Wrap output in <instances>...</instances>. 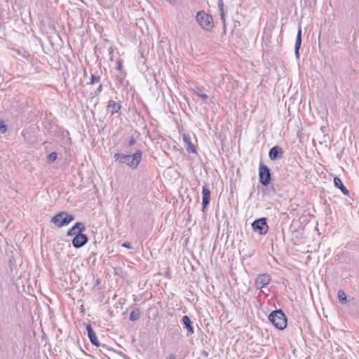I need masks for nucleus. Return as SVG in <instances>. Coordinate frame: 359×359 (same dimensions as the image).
Masks as SVG:
<instances>
[{
  "instance_id": "nucleus-18",
  "label": "nucleus",
  "mask_w": 359,
  "mask_h": 359,
  "mask_svg": "<svg viewBox=\"0 0 359 359\" xmlns=\"http://www.w3.org/2000/svg\"><path fill=\"white\" fill-rule=\"evenodd\" d=\"M334 183L335 187H338L344 195H348V190L345 187L339 177L334 178Z\"/></svg>"
},
{
  "instance_id": "nucleus-7",
  "label": "nucleus",
  "mask_w": 359,
  "mask_h": 359,
  "mask_svg": "<svg viewBox=\"0 0 359 359\" xmlns=\"http://www.w3.org/2000/svg\"><path fill=\"white\" fill-rule=\"evenodd\" d=\"M271 280V277L268 273L259 274L255 279V286L257 289H262L268 285Z\"/></svg>"
},
{
  "instance_id": "nucleus-25",
  "label": "nucleus",
  "mask_w": 359,
  "mask_h": 359,
  "mask_svg": "<svg viewBox=\"0 0 359 359\" xmlns=\"http://www.w3.org/2000/svg\"><path fill=\"white\" fill-rule=\"evenodd\" d=\"M7 127L4 124V122L1 120H0V132L1 133H4L6 131Z\"/></svg>"
},
{
  "instance_id": "nucleus-10",
  "label": "nucleus",
  "mask_w": 359,
  "mask_h": 359,
  "mask_svg": "<svg viewBox=\"0 0 359 359\" xmlns=\"http://www.w3.org/2000/svg\"><path fill=\"white\" fill-rule=\"evenodd\" d=\"M86 230V226L82 222H76L72 228L67 231V236H76V233H82Z\"/></svg>"
},
{
  "instance_id": "nucleus-20",
  "label": "nucleus",
  "mask_w": 359,
  "mask_h": 359,
  "mask_svg": "<svg viewBox=\"0 0 359 359\" xmlns=\"http://www.w3.org/2000/svg\"><path fill=\"white\" fill-rule=\"evenodd\" d=\"M218 7L220 13V19L223 22L224 27H225V13H224V5L223 0H218Z\"/></svg>"
},
{
  "instance_id": "nucleus-16",
  "label": "nucleus",
  "mask_w": 359,
  "mask_h": 359,
  "mask_svg": "<svg viewBox=\"0 0 359 359\" xmlns=\"http://www.w3.org/2000/svg\"><path fill=\"white\" fill-rule=\"evenodd\" d=\"M202 195H203V210L208 205L210 201V191L209 189L206 186L203 187L202 189Z\"/></svg>"
},
{
  "instance_id": "nucleus-19",
  "label": "nucleus",
  "mask_w": 359,
  "mask_h": 359,
  "mask_svg": "<svg viewBox=\"0 0 359 359\" xmlns=\"http://www.w3.org/2000/svg\"><path fill=\"white\" fill-rule=\"evenodd\" d=\"M116 80L118 81V83L121 86L126 87L128 86V81L126 79V73L125 72H121L118 75L116 76Z\"/></svg>"
},
{
  "instance_id": "nucleus-26",
  "label": "nucleus",
  "mask_w": 359,
  "mask_h": 359,
  "mask_svg": "<svg viewBox=\"0 0 359 359\" xmlns=\"http://www.w3.org/2000/svg\"><path fill=\"white\" fill-rule=\"evenodd\" d=\"M136 142H137L136 138L133 136H131L130 137V140L128 142V146L133 147L136 143Z\"/></svg>"
},
{
  "instance_id": "nucleus-12",
  "label": "nucleus",
  "mask_w": 359,
  "mask_h": 359,
  "mask_svg": "<svg viewBox=\"0 0 359 359\" xmlns=\"http://www.w3.org/2000/svg\"><path fill=\"white\" fill-rule=\"evenodd\" d=\"M86 330H87L88 335V337H89V339L90 341L91 344L97 347H99L100 344L99 340L96 336L95 332L93 330V327H91V325L90 324H88L86 325Z\"/></svg>"
},
{
  "instance_id": "nucleus-15",
  "label": "nucleus",
  "mask_w": 359,
  "mask_h": 359,
  "mask_svg": "<svg viewBox=\"0 0 359 359\" xmlns=\"http://www.w3.org/2000/svg\"><path fill=\"white\" fill-rule=\"evenodd\" d=\"M182 323L184 325V327L187 329V336L194 334V327L192 326L191 319L188 316H184L182 317Z\"/></svg>"
},
{
  "instance_id": "nucleus-17",
  "label": "nucleus",
  "mask_w": 359,
  "mask_h": 359,
  "mask_svg": "<svg viewBox=\"0 0 359 359\" xmlns=\"http://www.w3.org/2000/svg\"><path fill=\"white\" fill-rule=\"evenodd\" d=\"M301 45H302V27H301V26H299L298 32H297V35L295 46H294V53H295V56L297 59H299L300 57L299 48L301 47Z\"/></svg>"
},
{
  "instance_id": "nucleus-27",
  "label": "nucleus",
  "mask_w": 359,
  "mask_h": 359,
  "mask_svg": "<svg viewBox=\"0 0 359 359\" xmlns=\"http://www.w3.org/2000/svg\"><path fill=\"white\" fill-rule=\"evenodd\" d=\"M117 66H116V69L117 70L120 71V73L122 72V60H118L117 61Z\"/></svg>"
},
{
  "instance_id": "nucleus-24",
  "label": "nucleus",
  "mask_w": 359,
  "mask_h": 359,
  "mask_svg": "<svg viewBox=\"0 0 359 359\" xmlns=\"http://www.w3.org/2000/svg\"><path fill=\"white\" fill-rule=\"evenodd\" d=\"M100 76L92 74L91 76H90V81L89 83L90 85H93V84H95L96 83L100 82Z\"/></svg>"
},
{
  "instance_id": "nucleus-11",
  "label": "nucleus",
  "mask_w": 359,
  "mask_h": 359,
  "mask_svg": "<svg viewBox=\"0 0 359 359\" xmlns=\"http://www.w3.org/2000/svg\"><path fill=\"white\" fill-rule=\"evenodd\" d=\"M121 104L119 102L110 100L108 102L107 110L110 113L111 116H113L116 113H118L121 110Z\"/></svg>"
},
{
  "instance_id": "nucleus-8",
  "label": "nucleus",
  "mask_w": 359,
  "mask_h": 359,
  "mask_svg": "<svg viewBox=\"0 0 359 359\" xmlns=\"http://www.w3.org/2000/svg\"><path fill=\"white\" fill-rule=\"evenodd\" d=\"M88 241L87 235L82 233H76L72 240V245L76 248H80L85 245Z\"/></svg>"
},
{
  "instance_id": "nucleus-23",
  "label": "nucleus",
  "mask_w": 359,
  "mask_h": 359,
  "mask_svg": "<svg viewBox=\"0 0 359 359\" xmlns=\"http://www.w3.org/2000/svg\"><path fill=\"white\" fill-rule=\"evenodd\" d=\"M57 158V153L53 151L47 156V161L48 163L54 162Z\"/></svg>"
},
{
  "instance_id": "nucleus-14",
  "label": "nucleus",
  "mask_w": 359,
  "mask_h": 359,
  "mask_svg": "<svg viewBox=\"0 0 359 359\" xmlns=\"http://www.w3.org/2000/svg\"><path fill=\"white\" fill-rule=\"evenodd\" d=\"M191 89L196 95L200 97L202 100H205L208 98V96L206 94L207 90L204 87L194 85L191 88Z\"/></svg>"
},
{
  "instance_id": "nucleus-22",
  "label": "nucleus",
  "mask_w": 359,
  "mask_h": 359,
  "mask_svg": "<svg viewBox=\"0 0 359 359\" xmlns=\"http://www.w3.org/2000/svg\"><path fill=\"white\" fill-rule=\"evenodd\" d=\"M337 297L339 301L341 304H346V294L345 292L342 290H339L337 292Z\"/></svg>"
},
{
  "instance_id": "nucleus-4",
  "label": "nucleus",
  "mask_w": 359,
  "mask_h": 359,
  "mask_svg": "<svg viewBox=\"0 0 359 359\" xmlns=\"http://www.w3.org/2000/svg\"><path fill=\"white\" fill-rule=\"evenodd\" d=\"M74 219V217L72 215H69L65 212H61L55 215L51 219V222L58 227H61L62 226L67 225Z\"/></svg>"
},
{
  "instance_id": "nucleus-28",
  "label": "nucleus",
  "mask_w": 359,
  "mask_h": 359,
  "mask_svg": "<svg viewBox=\"0 0 359 359\" xmlns=\"http://www.w3.org/2000/svg\"><path fill=\"white\" fill-rule=\"evenodd\" d=\"M122 246L124 247V248H126L128 249H132L133 247L131 245V244L129 243V242H125L122 244Z\"/></svg>"
},
{
  "instance_id": "nucleus-30",
  "label": "nucleus",
  "mask_w": 359,
  "mask_h": 359,
  "mask_svg": "<svg viewBox=\"0 0 359 359\" xmlns=\"http://www.w3.org/2000/svg\"><path fill=\"white\" fill-rule=\"evenodd\" d=\"M168 359H177L176 355L172 353L169 355Z\"/></svg>"
},
{
  "instance_id": "nucleus-29",
  "label": "nucleus",
  "mask_w": 359,
  "mask_h": 359,
  "mask_svg": "<svg viewBox=\"0 0 359 359\" xmlns=\"http://www.w3.org/2000/svg\"><path fill=\"white\" fill-rule=\"evenodd\" d=\"M102 84H100V86L97 87L96 91H95V94H99L102 91Z\"/></svg>"
},
{
  "instance_id": "nucleus-9",
  "label": "nucleus",
  "mask_w": 359,
  "mask_h": 359,
  "mask_svg": "<svg viewBox=\"0 0 359 359\" xmlns=\"http://www.w3.org/2000/svg\"><path fill=\"white\" fill-rule=\"evenodd\" d=\"M284 151L279 146H274L269 150V157L271 161L280 159L283 156Z\"/></svg>"
},
{
  "instance_id": "nucleus-31",
  "label": "nucleus",
  "mask_w": 359,
  "mask_h": 359,
  "mask_svg": "<svg viewBox=\"0 0 359 359\" xmlns=\"http://www.w3.org/2000/svg\"><path fill=\"white\" fill-rule=\"evenodd\" d=\"M166 1H168L171 4H174L175 3L176 0H166Z\"/></svg>"
},
{
  "instance_id": "nucleus-1",
  "label": "nucleus",
  "mask_w": 359,
  "mask_h": 359,
  "mask_svg": "<svg viewBox=\"0 0 359 359\" xmlns=\"http://www.w3.org/2000/svg\"><path fill=\"white\" fill-rule=\"evenodd\" d=\"M142 158V151L141 150L136 151L133 155L125 154L122 153H116L114 158L119 163L126 164L132 169H136Z\"/></svg>"
},
{
  "instance_id": "nucleus-3",
  "label": "nucleus",
  "mask_w": 359,
  "mask_h": 359,
  "mask_svg": "<svg viewBox=\"0 0 359 359\" xmlns=\"http://www.w3.org/2000/svg\"><path fill=\"white\" fill-rule=\"evenodd\" d=\"M196 21L200 26L206 31H210L213 27V19L212 15L201 11L197 13L196 16Z\"/></svg>"
},
{
  "instance_id": "nucleus-21",
  "label": "nucleus",
  "mask_w": 359,
  "mask_h": 359,
  "mask_svg": "<svg viewBox=\"0 0 359 359\" xmlns=\"http://www.w3.org/2000/svg\"><path fill=\"white\" fill-rule=\"evenodd\" d=\"M140 318V310L139 309H135L130 314V320L135 321Z\"/></svg>"
},
{
  "instance_id": "nucleus-2",
  "label": "nucleus",
  "mask_w": 359,
  "mask_h": 359,
  "mask_svg": "<svg viewBox=\"0 0 359 359\" xmlns=\"http://www.w3.org/2000/svg\"><path fill=\"white\" fill-rule=\"evenodd\" d=\"M269 320L280 330H284L287 326V317L281 309L272 311L269 316Z\"/></svg>"
},
{
  "instance_id": "nucleus-6",
  "label": "nucleus",
  "mask_w": 359,
  "mask_h": 359,
  "mask_svg": "<svg viewBox=\"0 0 359 359\" xmlns=\"http://www.w3.org/2000/svg\"><path fill=\"white\" fill-rule=\"evenodd\" d=\"M252 226L255 231H258L261 235H265L269 230L266 219L265 217L255 220L252 223Z\"/></svg>"
},
{
  "instance_id": "nucleus-5",
  "label": "nucleus",
  "mask_w": 359,
  "mask_h": 359,
  "mask_svg": "<svg viewBox=\"0 0 359 359\" xmlns=\"http://www.w3.org/2000/svg\"><path fill=\"white\" fill-rule=\"evenodd\" d=\"M259 182L264 185L267 186L270 184L271 175L269 168L262 163L259 164Z\"/></svg>"
},
{
  "instance_id": "nucleus-13",
  "label": "nucleus",
  "mask_w": 359,
  "mask_h": 359,
  "mask_svg": "<svg viewBox=\"0 0 359 359\" xmlns=\"http://www.w3.org/2000/svg\"><path fill=\"white\" fill-rule=\"evenodd\" d=\"M183 142L184 143L185 148L189 153H196V149L194 144L191 142V139L189 135H183Z\"/></svg>"
}]
</instances>
